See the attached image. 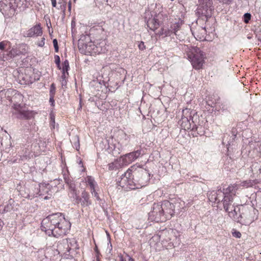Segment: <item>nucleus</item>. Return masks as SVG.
Segmentation results:
<instances>
[{"label":"nucleus","instance_id":"obj_1","mask_svg":"<svg viewBox=\"0 0 261 261\" xmlns=\"http://www.w3.org/2000/svg\"><path fill=\"white\" fill-rule=\"evenodd\" d=\"M52 224L55 226V237L66 234L70 230L71 223L66 220L61 213H56L48 216Z\"/></svg>","mask_w":261,"mask_h":261},{"label":"nucleus","instance_id":"obj_2","mask_svg":"<svg viewBox=\"0 0 261 261\" xmlns=\"http://www.w3.org/2000/svg\"><path fill=\"white\" fill-rule=\"evenodd\" d=\"M208 199L212 202L218 204L222 203L223 208L225 212H229L230 207H233L232 204L233 201V197L229 195H226L222 192V187L218 188L216 191H213L208 194Z\"/></svg>","mask_w":261,"mask_h":261},{"label":"nucleus","instance_id":"obj_3","mask_svg":"<svg viewBox=\"0 0 261 261\" xmlns=\"http://www.w3.org/2000/svg\"><path fill=\"white\" fill-rule=\"evenodd\" d=\"M205 54L197 46L192 47L187 53V56L194 68L198 70L202 68L204 63Z\"/></svg>","mask_w":261,"mask_h":261},{"label":"nucleus","instance_id":"obj_4","mask_svg":"<svg viewBox=\"0 0 261 261\" xmlns=\"http://www.w3.org/2000/svg\"><path fill=\"white\" fill-rule=\"evenodd\" d=\"M197 119L198 116L194 111L186 109L182 111V116L180 120L181 126L185 130H192L193 124Z\"/></svg>","mask_w":261,"mask_h":261},{"label":"nucleus","instance_id":"obj_5","mask_svg":"<svg viewBox=\"0 0 261 261\" xmlns=\"http://www.w3.org/2000/svg\"><path fill=\"white\" fill-rule=\"evenodd\" d=\"M133 169H128L124 174H122L120 179L118 180L119 186L129 189H139L137 182L135 180V177L133 175Z\"/></svg>","mask_w":261,"mask_h":261},{"label":"nucleus","instance_id":"obj_6","mask_svg":"<svg viewBox=\"0 0 261 261\" xmlns=\"http://www.w3.org/2000/svg\"><path fill=\"white\" fill-rule=\"evenodd\" d=\"M214 10L213 6V2L212 0H203L200 2L198 5L196 14L199 17H201L202 19L211 17L212 11Z\"/></svg>","mask_w":261,"mask_h":261},{"label":"nucleus","instance_id":"obj_7","mask_svg":"<svg viewBox=\"0 0 261 261\" xmlns=\"http://www.w3.org/2000/svg\"><path fill=\"white\" fill-rule=\"evenodd\" d=\"M131 169H133V175L135 177V180L136 181L138 187L140 188L145 186L150 179V174L148 171L141 167L137 169L131 167Z\"/></svg>","mask_w":261,"mask_h":261},{"label":"nucleus","instance_id":"obj_8","mask_svg":"<svg viewBox=\"0 0 261 261\" xmlns=\"http://www.w3.org/2000/svg\"><path fill=\"white\" fill-rule=\"evenodd\" d=\"M160 203H154L151 211L148 214L149 219L156 222L166 221V217Z\"/></svg>","mask_w":261,"mask_h":261},{"label":"nucleus","instance_id":"obj_9","mask_svg":"<svg viewBox=\"0 0 261 261\" xmlns=\"http://www.w3.org/2000/svg\"><path fill=\"white\" fill-rule=\"evenodd\" d=\"M89 40V36H83L78 41V47L79 50L85 53H92L99 52L97 47L95 46L92 42H85V40Z\"/></svg>","mask_w":261,"mask_h":261},{"label":"nucleus","instance_id":"obj_10","mask_svg":"<svg viewBox=\"0 0 261 261\" xmlns=\"http://www.w3.org/2000/svg\"><path fill=\"white\" fill-rule=\"evenodd\" d=\"M118 137L119 139L118 146L117 147L114 145L113 154H119L123 149V147L127 146L129 144L130 136L126 134L124 131L119 132Z\"/></svg>","mask_w":261,"mask_h":261},{"label":"nucleus","instance_id":"obj_11","mask_svg":"<svg viewBox=\"0 0 261 261\" xmlns=\"http://www.w3.org/2000/svg\"><path fill=\"white\" fill-rule=\"evenodd\" d=\"M160 204L166 217V221L172 217L175 212V208L179 206L178 202L172 203L168 200L163 201Z\"/></svg>","mask_w":261,"mask_h":261},{"label":"nucleus","instance_id":"obj_12","mask_svg":"<svg viewBox=\"0 0 261 261\" xmlns=\"http://www.w3.org/2000/svg\"><path fill=\"white\" fill-rule=\"evenodd\" d=\"M163 14L159 13L152 18H150L147 21V27L151 30L154 31L163 23Z\"/></svg>","mask_w":261,"mask_h":261},{"label":"nucleus","instance_id":"obj_13","mask_svg":"<svg viewBox=\"0 0 261 261\" xmlns=\"http://www.w3.org/2000/svg\"><path fill=\"white\" fill-rule=\"evenodd\" d=\"M55 226L53 225L51 221L48 219V216L42 221L41 229L48 236L55 237Z\"/></svg>","mask_w":261,"mask_h":261},{"label":"nucleus","instance_id":"obj_14","mask_svg":"<svg viewBox=\"0 0 261 261\" xmlns=\"http://www.w3.org/2000/svg\"><path fill=\"white\" fill-rule=\"evenodd\" d=\"M28 51V46L26 44H19L16 47H13L7 54L8 58H13L17 56L24 55Z\"/></svg>","mask_w":261,"mask_h":261},{"label":"nucleus","instance_id":"obj_15","mask_svg":"<svg viewBox=\"0 0 261 261\" xmlns=\"http://www.w3.org/2000/svg\"><path fill=\"white\" fill-rule=\"evenodd\" d=\"M143 154V153L142 152V150L138 149L125 154L122 157V160L124 163L128 164L136 160Z\"/></svg>","mask_w":261,"mask_h":261},{"label":"nucleus","instance_id":"obj_16","mask_svg":"<svg viewBox=\"0 0 261 261\" xmlns=\"http://www.w3.org/2000/svg\"><path fill=\"white\" fill-rule=\"evenodd\" d=\"M81 203L82 207L89 206L92 204V201L90 199L89 194L86 191H83L81 193V197H79L75 203Z\"/></svg>","mask_w":261,"mask_h":261},{"label":"nucleus","instance_id":"obj_17","mask_svg":"<svg viewBox=\"0 0 261 261\" xmlns=\"http://www.w3.org/2000/svg\"><path fill=\"white\" fill-rule=\"evenodd\" d=\"M42 34V28L40 24H38L24 33L23 36L25 37H33L35 35L37 36H40Z\"/></svg>","mask_w":261,"mask_h":261},{"label":"nucleus","instance_id":"obj_18","mask_svg":"<svg viewBox=\"0 0 261 261\" xmlns=\"http://www.w3.org/2000/svg\"><path fill=\"white\" fill-rule=\"evenodd\" d=\"M68 242L67 239H62L58 242L57 250L59 253L67 255H70L68 250L69 244H68Z\"/></svg>","mask_w":261,"mask_h":261},{"label":"nucleus","instance_id":"obj_19","mask_svg":"<svg viewBox=\"0 0 261 261\" xmlns=\"http://www.w3.org/2000/svg\"><path fill=\"white\" fill-rule=\"evenodd\" d=\"M238 211H239V209L238 211H237V207H236L233 206V208H232V207H230L229 212H226L229 213V216L233 218L234 221H237V222L242 223V219L243 218V216L241 214H238Z\"/></svg>","mask_w":261,"mask_h":261},{"label":"nucleus","instance_id":"obj_20","mask_svg":"<svg viewBox=\"0 0 261 261\" xmlns=\"http://www.w3.org/2000/svg\"><path fill=\"white\" fill-rule=\"evenodd\" d=\"M237 189V185H231L228 187L222 188V192L226 195H229L232 197H234L236 195V191Z\"/></svg>","mask_w":261,"mask_h":261},{"label":"nucleus","instance_id":"obj_21","mask_svg":"<svg viewBox=\"0 0 261 261\" xmlns=\"http://www.w3.org/2000/svg\"><path fill=\"white\" fill-rule=\"evenodd\" d=\"M68 240V244H69L68 250L69 254L71 253L73 251H75L76 249H79L77 241L74 238L67 239Z\"/></svg>","mask_w":261,"mask_h":261},{"label":"nucleus","instance_id":"obj_22","mask_svg":"<svg viewBox=\"0 0 261 261\" xmlns=\"http://www.w3.org/2000/svg\"><path fill=\"white\" fill-rule=\"evenodd\" d=\"M197 121H195V123L193 124L192 131V132H196L197 134L200 136H203L205 134V128L202 125L196 124Z\"/></svg>","mask_w":261,"mask_h":261},{"label":"nucleus","instance_id":"obj_23","mask_svg":"<svg viewBox=\"0 0 261 261\" xmlns=\"http://www.w3.org/2000/svg\"><path fill=\"white\" fill-rule=\"evenodd\" d=\"M70 197L73 198V200L75 201V202L77 201L79 196H78V194L77 193V191L75 188V186H71V188H69V194Z\"/></svg>","mask_w":261,"mask_h":261},{"label":"nucleus","instance_id":"obj_24","mask_svg":"<svg viewBox=\"0 0 261 261\" xmlns=\"http://www.w3.org/2000/svg\"><path fill=\"white\" fill-rule=\"evenodd\" d=\"M86 182L89 185L90 189L95 188L96 186H97V184L95 182V181L94 178H93L91 176H88L86 179Z\"/></svg>","mask_w":261,"mask_h":261},{"label":"nucleus","instance_id":"obj_25","mask_svg":"<svg viewBox=\"0 0 261 261\" xmlns=\"http://www.w3.org/2000/svg\"><path fill=\"white\" fill-rule=\"evenodd\" d=\"M181 24V22H178L171 25L170 27L173 34L180 30Z\"/></svg>","mask_w":261,"mask_h":261},{"label":"nucleus","instance_id":"obj_26","mask_svg":"<svg viewBox=\"0 0 261 261\" xmlns=\"http://www.w3.org/2000/svg\"><path fill=\"white\" fill-rule=\"evenodd\" d=\"M67 1V0H58V4L60 5L58 9L64 12L66 9Z\"/></svg>","mask_w":261,"mask_h":261},{"label":"nucleus","instance_id":"obj_27","mask_svg":"<svg viewBox=\"0 0 261 261\" xmlns=\"http://www.w3.org/2000/svg\"><path fill=\"white\" fill-rule=\"evenodd\" d=\"M11 43L8 41H2L0 42V50H3L6 47L7 48V50L10 49Z\"/></svg>","mask_w":261,"mask_h":261},{"label":"nucleus","instance_id":"obj_28","mask_svg":"<svg viewBox=\"0 0 261 261\" xmlns=\"http://www.w3.org/2000/svg\"><path fill=\"white\" fill-rule=\"evenodd\" d=\"M175 36H176L177 39L179 41H181L185 39V35L184 34L179 30V31L173 34Z\"/></svg>","mask_w":261,"mask_h":261},{"label":"nucleus","instance_id":"obj_29","mask_svg":"<svg viewBox=\"0 0 261 261\" xmlns=\"http://www.w3.org/2000/svg\"><path fill=\"white\" fill-rule=\"evenodd\" d=\"M251 18V15L250 13H246L243 15V21L245 23H249Z\"/></svg>","mask_w":261,"mask_h":261},{"label":"nucleus","instance_id":"obj_30","mask_svg":"<svg viewBox=\"0 0 261 261\" xmlns=\"http://www.w3.org/2000/svg\"><path fill=\"white\" fill-rule=\"evenodd\" d=\"M69 69V64L68 60H66L62 64V71L67 72Z\"/></svg>","mask_w":261,"mask_h":261},{"label":"nucleus","instance_id":"obj_31","mask_svg":"<svg viewBox=\"0 0 261 261\" xmlns=\"http://www.w3.org/2000/svg\"><path fill=\"white\" fill-rule=\"evenodd\" d=\"M90 192L91 194L96 198L97 201L101 200V199L100 198L98 193L96 191L95 188L90 189Z\"/></svg>","mask_w":261,"mask_h":261},{"label":"nucleus","instance_id":"obj_32","mask_svg":"<svg viewBox=\"0 0 261 261\" xmlns=\"http://www.w3.org/2000/svg\"><path fill=\"white\" fill-rule=\"evenodd\" d=\"M173 33L171 29H164V37L171 36Z\"/></svg>","mask_w":261,"mask_h":261},{"label":"nucleus","instance_id":"obj_33","mask_svg":"<svg viewBox=\"0 0 261 261\" xmlns=\"http://www.w3.org/2000/svg\"><path fill=\"white\" fill-rule=\"evenodd\" d=\"M56 93V86L55 84L53 83L50 87L49 96H55Z\"/></svg>","mask_w":261,"mask_h":261},{"label":"nucleus","instance_id":"obj_34","mask_svg":"<svg viewBox=\"0 0 261 261\" xmlns=\"http://www.w3.org/2000/svg\"><path fill=\"white\" fill-rule=\"evenodd\" d=\"M74 139L75 142H74L73 146L76 150H78L80 148V143L79 138L77 136H75Z\"/></svg>","mask_w":261,"mask_h":261},{"label":"nucleus","instance_id":"obj_35","mask_svg":"<svg viewBox=\"0 0 261 261\" xmlns=\"http://www.w3.org/2000/svg\"><path fill=\"white\" fill-rule=\"evenodd\" d=\"M29 115H30V114L28 112H21L20 114L21 118H24L26 119H29V118H30Z\"/></svg>","mask_w":261,"mask_h":261},{"label":"nucleus","instance_id":"obj_36","mask_svg":"<svg viewBox=\"0 0 261 261\" xmlns=\"http://www.w3.org/2000/svg\"><path fill=\"white\" fill-rule=\"evenodd\" d=\"M65 183L68 186L69 189L71 188V186H75L74 183L73 182V181L71 179H66V181H65Z\"/></svg>","mask_w":261,"mask_h":261},{"label":"nucleus","instance_id":"obj_37","mask_svg":"<svg viewBox=\"0 0 261 261\" xmlns=\"http://www.w3.org/2000/svg\"><path fill=\"white\" fill-rule=\"evenodd\" d=\"M53 45H54V48H55V51L56 53L58 52L59 51V46H58V41L56 39H54L53 40Z\"/></svg>","mask_w":261,"mask_h":261},{"label":"nucleus","instance_id":"obj_38","mask_svg":"<svg viewBox=\"0 0 261 261\" xmlns=\"http://www.w3.org/2000/svg\"><path fill=\"white\" fill-rule=\"evenodd\" d=\"M12 209L11 204H7L5 206L3 213H6L10 211Z\"/></svg>","mask_w":261,"mask_h":261},{"label":"nucleus","instance_id":"obj_39","mask_svg":"<svg viewBox=\"0 0 261 261\" xmlns=\"http://www.w3.org/2000/svg\"><path fill=\"white\" fill-rule=\"evenodd\" d=\"M45 38L44 37L42 38L41 40L37 43V45L40 47H43L45 44Z\"/></svg>","mask_w":261,"mask_h":261},{"label":"nucleus","instance_id":"obj_40","mask_svg":"<svg viewBox=\"0 0 261 261\" xmlns=\"http://www.w3.org/2000/svg\"><path fill=\"white\" fill-rule=\"evenodd\" d=\"M138 47L140 50H143L145 49V46L144 45V43L143 41H141L140 42V43L138 45Z\"/></svg>","mask_w":261,"mask_h":261},{"label":"nucleus","instance_id":"obj_41","mask_svg":"<svg viewBox=\"0 0 261 261\" xmlns=\"http://www.w3.org/2000/svg\"><path fill=\"white\" fill-rule=\"evenodd\" d=\"M232 235L233 237H235L237 238H240L241 237V233L239 231H236L232 233Z\"/></svg>","mask_w":261,"mask_h":261},{"label":"nucleus","instance_id":"obj_42","mask_svg":"<svg viewBox=\"0 0 261 261\" xmlns=\"http://www.w3.org/2000/svg\"><path fill=\"white\" fill-rule=\"evenodd\" d=\"M55 62L56 65H59V63H60V57L58 55H55Z\"/></svg>","mask_w":261,"mask_h":261},{"label":"nucleus","instance_id":"obj_43","mask_svg":"<svg viewBox=\"0 0 261 261\" xmlns=\"http://www.w3.org/2000/svg\"><path fill=\"white\" fill-rule=\"evenodd\" d=\"M220 3L224 4H227L229 5L231 3L232 0H218Z\"/></svg>","mask_w":261,"mask_h":261},{"label":"nucleus","instance_id":"obj_44","mask_svg":"<svg viewBox=\"0 0 261 261\" xmlns=\"http://www.w3.org/2000/svg\"><path fill=\"white\" fill-rule=\"evenodd\" d=\"M109 170H113L116 168L115 165L113 163H111L108 165Z\"/></svg>","mask_w":261,"mask_h":261},{"label":"nucleus","instance_id":"obj_45","mask_svg":"<svg viewBox=\"0 0 261 261\" xmlns=\"http://www.w3.org/2000/svg\"><path fill=\"white\" fill-rule=\"evenodd\" d=\"M159 36H164V28H162L157 34Z\"/></svg>","mask_w":261,"mask_h":261},{"label":"nucleus","instance_id":"obj_46","mask_svg":"<svg viewBox=\"0 0 261 261\" xmlns=\"http://www.w3.org/2000/svg\"><path fill=\"white\" fill-rule=\"evenodd\" d=\"M54 96H50L49 97V102L51 103V106L54 105L55 100H54Z\"/></svg>","mask_w":261,"mask_h":261},{"label":"nucleus","instance_id":"obj_47","mask_svg":"<svg viewBox=\"0 0 261 261\" xmlns=\"http://www.w3.org/2000/svg\"><path fill=\"white\" fill-rule=\"evenodd\" d=\"M17 96H18L19 98H21H21H22V95H21V94H19V93H18V94H17V96H16V95H15V96H14L12 97V101H15V100H14V99H15V98Z\"/></svg>","mask_w":261,"mask_h":261},{"label":"nucleus","instance_id":"obj_48","mask_svg":"<svg viewBox=\"0 0 261 261\" xmlns=\"http://www.w3.org/2000/svg\"><path fill=\"white\" fill-rule=\"evenodd\" d=\"M251 183L250 181H249V182L245 181V182H244L243 183V186H246L247 187L251 186Z\"/></svg>","mask_w":261,"mask_h":261},{"label":"nucleus","instance_id":"obj_49","mask_svg":"<svg viewBox=\"0 0 261 261\" xmlns=\"http://www.w3.org/2000/svg\"><path fill=\"white\" fill-rule=\"evenodd\" d=\"M52 6L53 7H57V0H51Z\"/></svg>","mask_w":261,"mask_h":261},{"label":"nucleus","instance_id":"obj_50","mask_svg":"<svg viewBox=\"0 0 261 261\" xmlns=\"http://www.w3.org/2000/svg\"><path fill=\"white\" fill-rule=\"evenodd\" d=\"M61 79L62 80H65V71H62V75L61 76Z\"/></svg>","mask_w":261,"mask_h":261},{"label":"nucleus","instance_id":"obj_51","mask_svg":"<svg viewBox=\"0 0 261 261\" xmlns=\"http://www.w3.org/2000/svg\"><path fill=\"white\" fill-rule=\"evenodd\" d=\"M4 225V223L3 221L0 219V230L2 228Z\"/></svg>","mask_w":261,"mask_h":261},{"label":"nucleus","instance_id":"obj_52","mask_svg":"<svg viewBox=\"0 0 261 261\" xmlns=\"http://www.w3.org/2000/svg\"><path fill=\"white\" fill-rule=\"evenodd\" d=\"M69 178H70L69 177L68 175L64 174V179L65 181H66V179H69Z\"/></svg>","mask_w":261,"mask_h":261},{"label":"nucleus","instance_id":"obj_53","mask_svg":"<svg viewBox=\"0 0 261 261\" xmlns=\"http://www.w3.org/2000/svg\"><path fill=\"white\" fill-rule=\"evenodd\" d=\"M18 1H19V3L18 2H15L16 4H17V6L18 7L19 5H22V4H20V2H21V0H18Z\"/></svg>","mask_w":261,"mask_h":261},{"label":"nucleus","instance_id":"obj_54","mask_svg":"<svg viewBox=\"0 0 261 261\" xmlns=\"http://www.w3.org/2000/svg\"><path fill=\"white\" fill-rule=\"evenodd\" d=\"M71 2H70V1H69V2H68V9H69V11L71 10Z\"/></svg>","mask_w":261,"mask_h":261},{"label":"nucleus","instance_id":"obj_55","mask_svg":"<svg viewBox=\"0 0 261 261\" xmlns=\"http://www.w3.org/2000/svg\"><path fill=\"white\" fill-rule=\"evenodd\" d=\"M14 106L15 109H17V107H20V104H14Z\"/></svg>","mask_w":261,"mask_h":261},{"label":"nucleus","instance_id":"obj_56","mask_svg":"<svg viewBox=\"0 0 261 261\" xmlns=\"http://www.w3.org/2000/svg\"><path fill=\"white\" fill-rule=\"evenodd\" d=\"M66 84V81L65 80H62V86Z\"/></svg>","mask_w":261,"mask_h":261},{"label":"nucleus","instance_id":"obj_57","mask_svg":"<svg viewBox=\"0 0 261 261\" xmlns=\"http://www.w3.org/2000/svg\"><path fill=\"white\" fill-rule=\"evenodd\" d=\"M201 30L206 33V30L205 28H201Z\"/></svg>","mask_w":261,"mask_h":261},{"label":"nucleus","instance_id":"obj_58","mask_svg":"<svg viewBox=\"0 0 261 261\" xmlns=\"http://www.w3.org/2000/svg\"><path fill=\"white\" fill-rule=\"evenodd\" d=\"M128 261H134V260L132 258L129 257Z\"/></svg>","mask_w":261,"mask_h":261},{"label":"nucleus","instance_id":"obj_59","mask_svg":"<svg viewBox=\"0 0 261 261\" xmlns=\"http://www.w3.org/2000/svg\"><path fill=\"white\" fill-rule=\"evenodd\" d=\"M57 66L58 68L61 69L60 63H59V65H57Z\"/></svg>","mask_w":261,"mask_h":261},{"label":"nucleus","instance_id":"obj_60","mask_svg":"<svg viewBox=\"0 0 261 261\" xmlns=\"http://www.w3.org/2000/svg\"><path fill=\"white\" fill-rule=\"evenodd\" d=\"M110 247H111V250H112V244H110Z\"/></svg>","mask_w":261,"mask_h":261},{"label":"nucleus","instance_id":"obj_61","mask_svg":"<svg viewBox=\"0 0 261 261\" xmlns=\"http://www.w3.org/2000/svg\"><path fill=\"white\" fill-rule=\"evenodd\" d=\"M44 199H48L47 196H45V197H44Z\"/></svg>","mask_w":261,"mask_h":261},{"label":"nucleus","instance_id":"obj_62","mask_svg":"<svg viewBox=\"0 0 261 261\" xmlns=\"http://www.w3.org/2000/svg\"><path fill=\"white\" fill-rule=\"evenodd\" d=\"M120 261H124V260H123V258H122V257H121V259H120Z\"/></svg>","mask_w":261,"mask_h":261},{"label":"nucleus","instance_id":"obj_63","mask_svg":"<svg viewBox=\"0 0 261 261\" xmlns=\"http://www.w3.org/2000/svg\"><path fill=\"white\" fill-rule=\"evenodd\" d=\"M232 133H233V136H234V137H236V135L234 134V132H232Z\"/></svg>","mask_w":261,"mask_h":261},{"label":"nucleus","instance_id":"obj_64","mask_svg":"<svg viewBox=\"0 0 261 261\" xmlns=\"http://www.w3.org/2000/svg\"><path fill=\"white\" fill-rule=\"evenodd\" d=\"M15 2H17V0H15Z\"/></svg>","mask_w":261,"mask_h":261}]
</instances>
